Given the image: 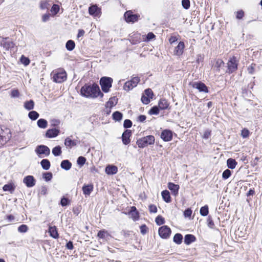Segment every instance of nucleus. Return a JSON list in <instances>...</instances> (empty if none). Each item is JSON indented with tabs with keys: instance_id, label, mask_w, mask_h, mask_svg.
I'll return each mask as SVG.
<instances>
[{
	"instance_id": "79ce46f5",
	"label": "nucleus",
	"mask_w": 262,
	"mask_h": 262,
	"mask_svg": "<svg viewBox=\"0 0 262 262\" xmlns=\"http://www.w3.org/2000/svg\"><path fill=\"white\" fill-rule=\"evenodd\" d=\"M51 12L53 15H56L59 11V6L57 4H54L51 10Z\"/></svg>"
},
{
	"instance_id": "c85d7f7f",
	"label": "nucleus",
	"mask_w": 262,
	"mask_h": 262,
	"mask_svg": "<svg viewBox=\"0 0 262 262\" xmlns=\"http://www.w3.org/2000/svg\"><path fill=\"white\" fill-rule=\"evenodd\" d=\"M237 163L235 159L232 158H229L227 161V165L229 168L234 169L237 165Z\"/></svg>"
},
{
	"instance_id": "2f4dec72",
	"label": "nucleus",
	"mask_w": 262,
	"mask_h": 262,
	"mask_svg": "<svg viewBox=\"0 0 262 262\" xmlns=\"http://www.w3.org/2000/svg\"><path fill=\"white\" fill-rule=\"evenodd\" d=\"M34 107V102L32 100L27 101L24 103V107L27 110H31Z\"/></svg>"
},
{
	"instance_id": "473e14b6",
	"label": "nucleus",
	"mask_w": 262,
	"mask_h": 262,
	"mask_svg": "<svg viewBox=\"0 0 262 262\" xmlns=\"http://www.w3.org/2000/svg\"><path fill=\"white\" fill-rule=\"evenodd\" d=\"M42 168L45 170H48L51 166L50 162L48 159H43L40 162Z\"/></svg>"
},
{
	"instance_id": "58836bf2",
	"label": "nucleus",
	"mask_w": 262,
	"mask_h": 262,
	"mask_svg": "<svg viewBox=\"0 0 262 262\" xmlns=\"http://www.w3.org/2000/svg\"><path fill=\"white\" fill-rule=\"evenodd\" d=\"M50 6L49 1H42L40 3V8L42 10L48 9Z\"/></svg>"
},
{
	"instance_id": "412c9836",
	"label": "nucleus",
	"mask_w": 262,
	"mask_h": 262,
	"mask_svg": "<svg viewBox=\"0 0 262 262\" xmlns=\"http://www.w3.org/2000/svg\"><path fill=\"white\" fill-rule=\"evenodd\" d=\"M105 172L108 174H114L117 173L118 168L116 166L108 165L105 167Z\"/></svg>"
},
{
	"instance_id": "ddd939ff",
	"label": "nucleus",
	"mask_w": 262,
	"mask_h": 262,
	"mask_svg": "<svg viewBox=\"0 0 262 262\" xmlns=\"http://www.w3.org/2000/svg\"><path fill=\"white\" fill-rule=\"evenodd\" d=\"M23 182L27 187L30 188L35 185L36 180L32 176H27L24 178Z\"/></svg>"
},
{
	"instance_id": "4468645a",
	"label": "nucleus",
	"mask_w": 262,
	"mask_h": 262,
	"mask_svg": "<svg viewBox=\"0 0 262 262\" xmlns=\"http://www.w3.org/2000/svg\"><path fill=\"white\" fill-rule=\"evenodd\" d=\"M89 13L93 16H98L101 13V9L96 5H94L89 8Z\"/></svg>"
},
{
	"instance_id": "a878e982",
	"label": "nucleus",
	"mask_w": 262,
	"mask_h": 262,
	"mask_svg": "<svg viewBox=\"0 0 262 262\" xmlns=\"http://www.w3.org/2000/svg\"><path fill=\"white\" fill-rule=\"evenodd\" d=\"M64 145L70 148L77 145L76 141L72 140L70 138L67 137L64 141Z\"/></svg>"
},
{
	"instance_id": "37998d69",
	"label": "nucleus",
	"mask_w": 262,
	"mask_h": 262,
	"mask_svg": "<svg viewBox=\"0 0 262 262\" xmlns=\"http://www.w3.org/2000/svg\"><path fill=\"white\" fill-rule=\"evenodd\" d=\"M155 222L158 225L160 226L165 223V219L162 215H159L156 217Z\"/></svg>"
},
{
	"instance_id": "a19ab883",
	"label": "nucleus",
	"mask_w": 262,
	"mask_h": 262,
	"mask_svg": "<svg viewBox=\"0 0 262 262\" xmlns=\"http://www.w3.org/2000/svg\"><path fill=\"white\" fill-rule=\"evenodd\" d=\"M3 189L5 191H9L10 192H12L14 190L15 187H14V185L12 184H8L5 185L3 186Z\"/></svg>"
},
{
	"instance_id": "72a5a7b5",
	"label": "nucleus",
	"mask_w": 262,
	"mask_h": 262,
	"mask_svg": "<svg viewBox=\"0 0 262 262\" xmlns=\"http://www.w3.org/2000/svg\"><path fill=\"white\" fill-rule=\"evenodd\" d=\"M224 64V62L222 59H217L215 60V64L214 65V68H216L217 71H220V68Z\"/></svg>"
},
{
	"instance_id": "aec40b11",
	"label": "nucleus",
	"mask_w": 262,
	"mask_h": 262,
	"mask_svg": "<svg viewBox=\"0 0 262 262\" xmlns=\"http://www.w3.org/2000/svg\"><path fill=\"white\" fill-rule=\"evenodd\" d=\"M49 233L52 237L55 239H57L59 238V234L58 232L57 228L55 226H49Z\"/></svg>"
},
{
	"instance_id": "6ab92c4d",
	"label": "nucleus",
	"mask_w": 262,
	"mask_h": 262,
	"mask_svg": "<svg viewBox=\"0 0 262 262\" xmlns=\"http://www.w3.org/2000/svg\"><path fill=\"white\" fill-rule=\"evenodd\" d=\"M167 187L168 189L171 190L173 195L176 196L178 194L180 188L179 185L175 184L172 182H169L167 184Z\"/></svg>"
},
{
	"instance_id": "6e6d98bb",
	"label": "nucleus",
	"mask_w": 262,
	"mask_h": 262,
	"mask_svg": "<svg viewBox=\"0 0 262 262\" xmlns=\"http://www.w3.org/2000/svg\"><path fill=\"white\" fill-rule=\"evenodd\" d=\"M85 158L82 156H80L79 157H78L77 161L78 164L81 166L83 165L85 163Z\"/></svg>"
},
{
	"instance_id": "a211bd4d",
	"label": "nucleus",
	"mask_w": 262,
	"mask_h": 262,
	"mask_svg": "<svg viewBox=\"0 0 262 262\" xmlns=\"http://www.w3.org/2000/svg\"><path fill=\"white\" fill-rule=\"evenodd\" d=\"M60 133V130L57 128L49 129L46 133V137L49 138H52L57 137Z\"/></svg>"
},
{
	"instance_id": "603ef678",
	"label": "nucleus",
	"mask_w": 262,
	"mask_h": 262,
	"mask_svg": "<svg viewBox=\"0 0 262 262\" xmlns=\"http://www.w3.org/2000/svg\"><path fill=\"white\" fill-rule=\"evenodd\" d=\"M20 93L17 89H13L10 93V96L12 98L18 97Z\"/></svg>"
},
{
	"instance_id": "bb28decb",
	"label": "nucleus",
	"mask_w": 262,
	"mask_h": 262,
	"mask_svg": "<svg viewBox=\"0 0 262 262\" xmlns=\"http://www.w3.org/2000/svg\"><path fill=\"white\" fill-rule=\"evenodd\" d=\"M61 167L66 170L71 169L72 167V163L68 160H64L61 162Z\"/></svg>"
},
{
	"instance_id": "9b49d317",
	"label": "nucleus",
	"mask_w": 262,
	"mask_h": 262,
	"mask_svg": "<svg viewBox=\"0 0 262 262\" xmlns=\"http://www.w3.org/2000/svg\"><path fill=\"white\" fill-rule=\"evenodd\" d=\"M35 151L38 155H45L46 156H48L50 153L49 148L48 146L43 145H38L36 147Z\"/></svg>"
},
{
	"instance_id": "f3484780",
	"label": "nucleus",
	"mask_w": 262,
	"mask_h": 262,
	"mask_svg": "<svg viewBox=\"0 0 262 262\" xmlns=\"http://www.w3.org/2000/svg\"><path fill=\"white\" fill-rule=\"evenodd\" d=\"M15 44L12 41L7 40V38H3L1 43V46L5 48L6 50H8L14 47Z\"/></svg>"
},
{
	"instance_id": "a18cd8bd",
	"label": "nucleus",
	"mask_w": 262,
	"mask_h": 262,
	"mask_svg": "<svg viewBox=\"0 0 262 262\" xmlns=\"http://www.w3.org/2000/svg\"><path fill=\"white\" fill-rule=\"evenodd\" d=\"M159 113V108L158 106H154L152 107L148 111V114L150 115H158Z\"/></svg>"
},
{
	"instance_id": "4be33fe9",
	"label": "nucleus",
	"mask_w": 262,
	"mask_h": 262,
	"mask_svg": "<svg viewBox=\"0 0 262 262\" xmlns=\"http://www.w3.org/2000/svg\"><path fill=\"white\" fill-rule=\"evenodd\" d=\"M169 103L166 99H160L158 102V107L161 110L168 108Z\"/></svg>"
},
{
	"instance_id": "13d9d810",
	"label": "nucleus",
	"mask_w": 262,
	"mask_h": 262,
	"mask_svg": "<svg viewBox=\"0 0 262 262\" xmlns=\"http://www.w3.org/2000/svg\"><path fill=\"white\" fill-rule=\"evenodd\" d=\"M145 95L149 97L150 98H152V96L154 95V93L151 89H147L144 91Z\"/></svg>"
},
{
	"instance_id": "e433bc0d",
	"label": "nucleus",
	"mask_w": 262,
	"mask_h": 262,
	"mask_svg": "<svg viewBox=\"0 0 262 262\" xmlns=\"http://www.w3.org/2000/svg\"><path fill=\"white\" fill-rule=\"evenodd\" d=\"M66 47L68 50L72 51L75 47V42L72 40H69L67 42Z\"/></svg>"
},
{
	"instance_id": "f03ea898",
	"label": "nucleus",
	"mask_w": 262,
	"mask_h": 262,
	"mask_svg": "<svg viewBox=\"0 0 262 262\" xmlns=\"http://www.w3.org/2000/svg\"><path fill=\"white\" fill-rule=\"evenodd\" d=\"M155 141V137L152 135H148L138 139L136 144L139 148H144L149 145H153Z\"/></svg>"
},
{
	"instance_id": "f8f14e48",
	"label": "nucleus",
	"mask_w": 262,
	"mask_h": 262,
	"mask_svg": "<svg viewBox=\"0 0 262 262\" xmlns=\"http://www.w3.org/2000/svg\"><path fill=\"white\" fill-rule=\"evenodd\" d=\"M185 47L184 42L183 41H180L174 49V55L178 56L182 55L184 53Z\"/></svg>"
},
{
	"instance_id": "864d4df0",
	"label": "nucleus",
	"mask_w": 262,
	"mask_h": 262,
	"mask_svg": "<svg viewBox=\"0 0 262 262\" xmlns=\"http://www.w3.org/2000/svg\"><path fill=\"white\" fill-rule=\"evenodd\" d=\"M60 120L58 119H53L50 120L51 126L52 127L58 126L60 124Z\"/></svg>"
},
{
	"instance_id": "7ed1b4c3",
	"label": "nucleus",
	"mask_w": 262,
	"mask_h": 262,
	"mask_svg": "<svg viewBox=\"0 0 262 262\" xmlns=\"http://www.w3.org/2000/svg\"><path fill=\"white\" fill-rule=\"evenodd\" d=\"M140 81V78L139 77L137 76H133L130 80H128L125 82L123 85V90L128 92L137 86Z\"/></svg>"
},
{
	"instance_id": "4c0bfd02",
	"label": "nucleus",
	"mask_w": 262,
	"mask_h": 262,
	"mask_svg": "<svg viewBox=\"0 0 262 262\" xmlns=\"http://www.w3.org/2000/svg\"><path fill=\"white\" fill-rule=\"evenodd\" d=\"M39 114L35 111H31L28 114L29 118L32 120H36L39 117Z\"/></svg>"
},
{
	"instance_id": "cd10ccee",
	"label": "nucleus",
	"mask_w": 262,
	"mask_h": 262,
	"mask_svg": "<svg viewBox=\"0 0 262 262\" xmlns=\"http://www.w3.org/2000/svg\"><path fill=\"white\" fill-rule=\"evenodd\" d=\"M93 190V185L92 184L84 185L82 187L83 192L85 195H90Z\"/></svg>"
},
{
	"instance_id": "c756f323",
	"label": "nucleus",
	"mask_w": 262,
	"mask_h": 262,
	"mask_svg": "<svg viewBox=\"0 0 262 262\" xmlns=\"http://www.w3.org/2000/svg\"><path fill=\"white\" fill-rule=\"evenodd\" d=\"M37 124L38 126L41 128H46L48 126V122L44 119H39L37 121Z\"/></svg>"
},
{
	"instance_id": "c03bdc74",
	"label": "nucleus",
	"mask_w": 262,
	"mask_h": 262,
	"mask_svg": "<svg viewBox=\"0 0 262 262\" xmlns=\"http://www.w3.org/2000/svg\"><path fill=\"white\" fill-rule=\"evenodd\" d=\"M209 213V210H208V207L207 205H205L203 207H202L200 209V214L202 215V216H206L208 215Z\"/></svg>"
},
{
	"instance_id": "6e6552de",
	"label": "nucleus",
	"mask_w": 262,
	"mask_h": 262,
	"mask_svg": "<svg viewBox=\"0 0 262 262\" xmlns=\"http://www.w3.org/2000/svg\"><path fill=\"white\" fill-rule=\"evenodd\" d=\"M124 17L127 23H134L138 20L140 15L139 14H134L132 11H127L124 13Z\"/></svg>"
},
{
	"instance_id": "de8ad7c7",
	"label": "nucleus",
	"mask_w": 262,
	"mask_h": 262,
	"mask_svg": "<svg viewBox=\"0 0 262 262\" xmlns=\"http://www.w3.org/2000/svg\"><path fill=\"white\" fill-rule=\"evenodd\" d=\"M231 175V171L227 169L225 170L224 171V172L222 173V178L224 180H226L228 179Z\"/></svg>"
},
{
	"instance_id": "0e129e2a",
	"label": "nucleus",
	"mask_w": 262,
	"mask_h": 262,
	"mask_svg": "<svg viewBox=\"0 0 262 262\" xmlns=\"http://www.w3.org/2000/svg\"><path fill=\"white\" fill-rule=\"evenodd\" d=\"M207 225L211 229H213L215 227L214 222L211 217H208L207 219Z\"/></svg>"
},
{
	"instance_id": "69168bd1",
	"label": "nucleus",
	"mask_w": 262,
	"mask_h": 262,
	"mask_svg": "<svg viewBox=\"0 0 262 262\" xmlns=\"http://www.w3.org/2000/svg\"><path fill=\"white\" fill-rule=\"evenodd\" d=\"M244 16V12L241 10L239 11H238L236 13V18L237 19H240L243 18V17Z\"/></svg>"
},
{
	"instance_id": "dca6fc26",
	"label": "nucleus",
	"mask_w": 262,
	"mask_h": 262,
	"mask_svg": "<svg viewBox=\"0 0 262 262\" xmlns=\"http://www.w3.org/2000/svg\"><path fill=\"white\" fill-rule=\"evenodd\" d=\"M128 214L130 215L131 218L134 221H138L140 219L139 212L135 206H132L130 207V209L128 212Z\"/></svg>"
},
{
	"instance_id": "2eb2a0df",
	"label": "nucleus",
	"mask_w": 262,
	"mask_h": 262,
	"mask_svg": "<svg viewBox=\"0 0 262 262\" xmlns=\"http://www.w3.org/2000/svg\"><path fill=\"white\" fill-rule=\"evenodd\" d=\"M132 136V131L129 129L125 130L122 135V142L124 145H127L130 142V137Z\"/></svg>"
},
{
	"instance_id": "ea45409f",
	"label": "nucleus",
	"mask_w": 262,
	"mask_h": 262,
	"mask_svg": "<svg viewBox=\"0 0 262 262\" xmlns=\"http://www.w3.org/2000/svg\"><path fill=\"white\" fill-rule=\"evenodd\" d=\"M52 153L55 156H59L62 153L61 148L59 145L56 146L52 149Z\"/></svg>"
},
{
	"instance_id": "393cba45",
	"label": "nucleus",
	"mask_w": 262,
	"mask_h": 262,
	"mask_svg": "<svg viewBox=\"0 0 262 262\" xmlns=\"http://www.w3.org/2000/svg\"><path fill=\"white\" fill-rule=\"evenodd\" d=\"M161 195L163 200L166 203L171 202V198L169 192L167 190H164L162 191Z\"/></svg>"
},
{
	"instance_id": "9d476101",
	"label": "nucleus",
	"mask_w": 262,
	"mask_h": 262,
	"mask_svg": "<svg viewBox=\"0 0 262 262\" xmlns=\"http://www.w3.org/2000/svg\"><path fill=\"white\" fill-rule=\"evenodd\" d=\"M191 85L193 88L197 89L200 92L204 93H208L209 92L207 86L201 81L193 82Z\"/></svg>"
},
{
	"instance_id": "5701e85b",
	"label": "nucleus",
	"mask_w": 262,
	"mask_h": 262,
	"mask_svg": "<svg viewBox=\"0 0 262 262\" xmlns=\"http://www.w3.org/2000/svg\"><path fill=\"white\" fill-rule=\"evenodd\" d=\"M196 238L193 234H186L184 237V243L186 245H189L192 243L195 242Z\"/></svg>"
},
{
	"instance_id": "0eeeda50",
	"label": "nucleus",
	"mask_w": 262,
	"mask_h": 262,
	"mask_svg": "<svg viewBox=\"0 0 262 262\" xmlns=\"http://www.w3.org/2000/svg\"><path fill=\"white\" fill-rule=\"evenodd\" d=\"M158 233L162 238L167 239L171 235V230L168 226L163 225L159 228Z\"/></svg>"
},
{
	"instance_id": "3c124183",
	"label": "nucleus",
	"mask_w": 262,
	"mask_h": 262,
	"mask_svg": "<svg viewBox=\"0 0 262 262\" xmlns=\"http://www.w3.org/2000/svg\"><path fill=\"white\" fill-rule=\"evenodd\" d=\"M28 230V227L26 225L23 224L18 228V231L21 233H25Z\"/></svg>"
},
{
	"instance_id": "09e8293b",
	"label": "nucleus",
	"mask_w": 262,
	"mask_h": 262,
	"mask_svg": "<svg viewBox=\"0 0 262 262\" xmlns=\"http://www.w3.org/2000/svg\"><path fill=\"white\" fill-rule=\"evenodd\" d=\"M52 177V173L50 172H46L43 173V178L46 181H50Z\"/></svg>"
},
{
	"instance_id": "1a4fd4ad",
	"label": "nucleus",
	"mask_w": 262,
	"mask_h": 262,
	"mask_svg": "<svg viewBox=\"0 0 262 262\" xmlns=\"http://www.w3.org/2000/svg\"><path fill=\"white\" fill-rule=\"evenodd\" d=\"M161 138L165 142H169L173 138V132L169 129H164L161 134Z\"/></svg>"
},
{
	"instance_id": "680f3d73",
	"label": "nucleus",
	"mask_w": 262,
	"mask_h": 262,
	"mask_svg": "<svg viewBox=\"0 0 262 262\" xmlns=\"http://www.w3.org/2000/svg\"><path fill=\"white\" fill-rule=\"evenodd\" d=\"M70 203V201L68 198L63 197L60 201V204L62 206H66Z\"/></svg>"
},
{
	"instance_id": "bf43d9fd",
	"label": "nucleus",
	"mask_w": 262,
	"mask_h": 262,
	"mask_svg": "<svg viewBox=\"0 0 262 262\" xmlns=\"http://www.w3.org/2000/svg\"><path fill=\"white\" fill-rule=\"evenodd\" d=\"M156 38V35L152 32H149L146 36L145 41H149Z\"/></svg>"
},
{
	"instance_id": "7c9ffc66",
	"label": "nucleus",
	"mask_w": 262,
	"mask_h": 262,
	"mask_svg": "<svg viewBox=\"0 0 262 262\" xmlns=\"http://www.w3.org/2000/svg\"><path fill=\"white\" fill-rule=\"evenodd\" d=\"M122 114L119 111H116L112 115L113 119L116 121H120L122 119Z\"/></svg>"
},
{
	"instance_id": "338daca9",
	"label": "nucleus",
	"mask_w": 262,
	"mask_h": 262,
	"mask_svg": "<svg viewBox=\"0 0 262 262\" xmlns=\"http://www.w3.org/2000/svg\"><path fill=\"white\" fill-rule=\"evenodd\" d=\"M140 232L142 234H145L148 231V228L146 225H142L140 227Z\"/></svg>"
},
{
	"instance_id": "4d7b16f0",
	"label": "nucleus",
	"mask_w": 262,
	"mask_h": 262,
	"mask_svg": "<svg viewBox=\"0 0 262 262\" xmlns=\"http://www.w3.org/2000/svg\"><path fill=\"white\" fill-rule=\"evenodd\" d=\"M182 5L184 9H188L190 8V1L189 0H182Z\"/></svg>"
},
{
	"instance_id": "e2e57ef3",
	"label": "nucleus",
	"mask_w": 262,
	"mask_h": 262,
	"mask_svg": "<svg viewBox=\"0 0 262 262\" xmlns=\"http://www.w3.org/2000/svg\"><path fill=\"white\" fill-rule=\"evenodd\" d=\"M150 213H156L158 211L157 206L154 204H150L148 206Z\"/></svg>"
},
{
	"instance_id": "052dcab7",
	"label": "nucleus",
	"mask_w": 262,
	"mask_h": 262,
	"mask_svg": "<svg viewBox=\"0 0 262 262\" xmlns=\"http://www.w3.org/2000/svg\"><path fill=\"white\" fill-rule=\"evenodd\" d=\"M141 100L142 102L144 104H148L150 102V98L145 95H142Z\"/></svg>"
},
{
	"instance_id": "8fccbe9b",
	"label": "nucleus",
	"mask_w": 262,
	"mask_h": 262,
	"mask_svg": "<svg viewBox=\"0 0 262 262\" xmlns=\"http://www.w3.org/2000/svg\"><path fill=\"white\" fill-rule=\"evenodd\" d=\"M250 135V132L247 128H244L241 131V136L243 138H248Z\"/></svg>"
},
{
	"instance_id": "b1692460",
	"label": "nucleus",
	"mask_w": 262,
	"mask_h": 262,
	"mask_svg": "<svg viewBox=\"0 0 262 262\" xmlns=\"http://www.w3.org/2000/svg\"><path fill=\"white\" fill-rule=\"evenodd\" d=\"M6 134L5 132L0 127V147L5 144L8 141Z\"/></svg>"
},
{
	"instance_id": "423d86ee",
	"label": "nucleus",
	"mask_w": 262,
	"mask_h": 262,
	"mask_svg": "<svg viewBox=\"0 0 262 262\" xmlns=\"http://www.w3.org/2000/svg\"><path fill=\"white\" fill-rule=\"evenodd\" d=\"M227 73L231 74L235 72L237 70L238 61L236 59V57L233 56L229 59L227 63Z\"/></svg>"
},
{
	"instance_id": "f704fd0d",
	"label": "nucleus",
	"mask_w": 262,
	"mask_h": 262,
	"mask_svg": "<svg viewBox=\"0 0 262 262\" xmlns=\"http://www.w3.org/2000/svg\"><path fill=\"white\" fill-rule=\"evenodd\" d=\"M109 235H110V234H109L108 232H107V231L105 230V229L100 230L97 233V237L99 238L103 239Z\"/></svg>"
},
{
	"instance_id": "49530a36",
	"label": "nucleus",
	"mask_w": 262,
	"mask_h": 262,
	"mask_svg": "<svg viewBox=\"0 0 262 262\" xmlns=\"http://www.w3.org/2000/svg\"><path fill=\"white\" fill-rule=\"evenodd\" d=\"M20 61L25 66L29 65L30 62V59L28 57H25L24 55H22L21 56Z\"/></svg>"
},
{
	"instance_id": "c9c22d12",
	"label": "nucleus",
	"mask_w": 262,
	"mask_h": 262,
	"mask_svg": "<svg viewBox=\"0 0 262 262\" xmlns=\"http://www.w3.org/2000/svg\"><path fill=\"white\" fill-rule=\"evenodd\" d=\"M183 236L181 233H177L174 235L173 240L177 244H181L182 242Z\"/></svg>"
},
{
	"instance_id": "f257e3e1",
	"label": "nucleus",
	"mask_w": 262,
	"mask_h": 262,
	"mask_svg": "<svg viewBox=\"0 0 262 262\" xmlns=\"http://www.w3.org/2000/svg\"><path fill=\"white\" fill-rule=\"evenodd\" d=\"M80 95L88 98L95 99L99 97L102 98L103 94L101 92L99 85L96 83H87L82 86L80 91Z\"/></svg>"
},
{
	"instance_id": "774afa93",
	"label": "nucleus",
	"mask_w": 262,
	"mask_h": 262,
	"mask_svg": "<svg viewBox=\"0 0 262 262\" xmlns=\"http://www.w3.org/2000/svg\"><path fill=\"white\" fill-rule=\"evenodd\" d=\"M255 66L256 64L255 63H252L249 67H248V71L249 73L252 74L254 73Z\"/></svg>"
},
{
	"instance_id": "39448f33",
	"label": "nucleus",
	"mask_w": 262,
	"mask_h": 262,
	"mask_svg": "<svg viewBox=\"0 0 262 262\" xmlns=\"http://www.w3.org/2000/svg\"><path fill=\"white\" fill-rule=\"evenodd\" d=\"M53 81L57 83H61L67 79V73L62 69H58L53 72Z\"/></svg>"
},
{
	"instance_id": "20e7f679",
	"label": "nucleus",
	"mask_w": 262,
	"mask_h": 262,
	"mask_svg": "<svg viewBox=\"0 0 262 262\" xmlns=\"http://www.w3.org/2000/svg\"><path fill=\"white\" fill-rule=\"evenodd\" d=\"M113 81V79L111 77H103L100 78V85L103 92L107 93L110 91Z\"/></svg>"
},
{
	"instance_id": "5fc2aeb1",
	"label": "nucleus",
	"mask_w": 262,
	"mask_h": 262,
	"mask_svg": "<svg viewBox=\"0 0 262 262\" xmlns=\"http://www.w3.org/2000/svg\"><path fill=\"white\" fill-rule=\"evenodd\" d=\"M132 122L129 119H125L123 123V126L124 128H130L132 126Z\"/></svg>"
}]
</instances>
